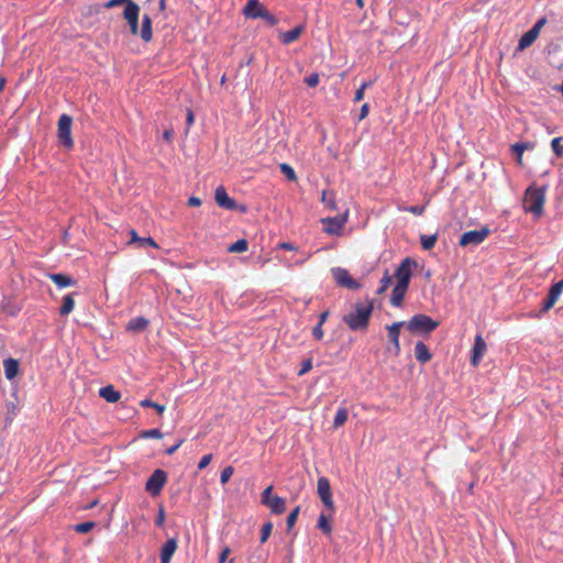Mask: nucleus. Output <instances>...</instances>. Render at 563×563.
<instances>
[{
  "instance_id": "f257e3e1",
  "label": "nucleus",
  "mask_w": 563,
  "mask_h": 563,
  "mask_svg": "<svg viewBox=\"0 0 563 563\" xmlns=\"http://www.w3.org/2000/svg\"><path fill=\"white\" fill-rule=\"evenodd\" d=\"M374 310L372 300L355 302L351 310L343 316V322L352 331H365L368 328L369 319Z\"/></svg>"
},
{
  "instance_id": "f03ea898",
  "label": "nucleus",
  "mask_w": 563,
  "mask_h": 563,
  "mask_svg": "<svg viewBox=\"0 0 563 563\" xmlns=\"http://www.w3.org/2000/svg\"><path fill=\"white\" fill-rule=\"evenodd\" d=\"M547 190V185L542 187L529 186L523 196L525 211L532 213L536 218H540L543 214Z\"/></svg>"
},
{
  "instance_id": "7ed1b4c3",
  "label": "nucleus",
  "mask_w": 563,
  "mask_h": 563,
  "mask_svg": "<svg viewBox=\"0 0 563 563\" xmlns=\"http://www.w3.org/2000/svg\"><path fill=\"white\" fill-rule=\"evenodd\" d=\"M405 325L411 333L430 334L438 328L439 322L434 321L427 314L418 313L415 314L408 322H405Z\"/></svg>"
},
{
  "instance_id": "20e7f679",
  "label": "nucleus",
  "mask_w": 563,
  "mask_h": 563,
  "mask_svg": "<svg viewBox=\"0 0 563 563\" xmlns=\"http://www.w3.org/2000/svg\"><path fill=\"white\" fill-rule=\"evenodd\" d=\"M71 124L73 119L68 114L64 113L59 117L57 128L58 141L64 147L68 150L74 146V141L71 137Z\"/></svg>"
},
{
  "instance_id": "39448f33",
  "label": "nucleus",
  "mask_w": 563,
  "mask_h": 563,
  "mask_svg": "<svg viewBox=\"0 0 563 563\" xmlns=\"http://www.w3.org/2000/svg\"><path fill=\"white\" fill-rule=\"evenodd\" d=\"M416 266L417 262L411 257H406L405 260H402L394 274V277L397 279V283L409 287L412 271Z\"/></svg>"
},
{
  "instance_id": "423d86ee",
  "label": "nucleus",
  "mask_w": 563,
  "mask_h": 563,
  "mask_svg": "<svg viewBox=\"0 0 563 563\" xmlns=\"http://www.w3.org/2000/svg\"><path fill=\"white\" fill-rule=\"evenodd\" d=\"M166 482H167L166 472L157 468L151 474V476L146 481L145 489L152 496H157L162 492Z\"/></svg>"
},
{
  "instance_id": "0eeeda50",
  "label": "nucleus",
  "mask_w": 563,
  "mask_h": 563,
  "mask_svg": "<svg viewBox=\"0 0 563 563\" xmlns=\"http://www.w3.org/2000/svg\"><path fill=\"white\" fill-rule=\"evenodd\" d=\"M489 234L488 228H482L479 230H472L464 232L459 241L460 246L466 247L468 245H479Z\"/></svg>"
},
{
  "instance_id": "6e6552de",
  "label": "nucleus",
  "mask_w": 563,
  "mask_h": 563,
  "mask_svg": "<svg viewBox=\"0 0 563 563\" xmlns=\"http://www.w3.org/2000/svg\"><path fill=\"white\" fill-rule=\"evenodd\" d=\"M318 495L323 504V506L330 510V512L334 511V503L332 498L331 485L327 477L322 476L318 478L317 482Z\"/></svg>"
},
{
  "instance_id": "1a4fd4ad",
  "label": "nucleus",
  "mask_w": 563,
  "mask_h": 563,
  "mask_svg": "<svg viewBox=\"0 0 563 563\" xmlns=\"http://www.w3.org/2000/svg\"><path fill=\"white\" fill-rule=\"evenodd\" d=\"M332 276L335 279V283L341 286L345 287L351 290H356L361 287V284L351 277L347 269L342 267H334L332 268Z\"/></svg>"
},
{
  "instance_id": "9d476101",
  "label": "nucleus",
  "mask_w": 563,
  "mask_h": 563,
  "mask_svg": "<svg viewBox=\"0 0 563 563\" xmlns=\"http://www.w3.org/2000/svg\"><path fill=\"white\" fill-rule=\"evenodd\" d=\"M405 325V321H397L391 324H387L385 328L388 333V340L391 344V347H388L390 352L395 356H398L400 354V343H399V335H400V329Z\"/></svg>"
},
{
  "instance_id": "9b49d317",
  "label": "nucleus",
  "mask_w": 563,
  "mask_h": 563,
  "mask_svg": "<svg viewBox=\"0 0 563 563\" xmlns=\"http://www.w3.org/2000/svg\"><path fill=\"white\" fill-rule=\"evenodd\" d=\"M139 15H140V7L135 2H128L124 8L123 16L128 21L130 26V31L133 35L139 34Z\"/></svg>"
},
{
  "instance_id": "f8f14e48",
  "label": "nucleus",
  "mask_w": 563,
  "mask_h": 563,
  "mask_svg": "<svg viewBox=\"0 0 563 563\" xmlns=\"http://www.w3.org/2000/svg\"><path fill=\"white\" fill-rule=\"evenodd\" d=\"M347 220V214L336 216L332 218L322 219V223L324 224V232L331 235L340 234L343 229L345 222Z\"/></svg>"
},
{
  "instance_id": "ddd939ff",
  "label": "nucleus",
  "mask_w": 563,
  "mask_h": 563,
  "mask_svg": "<svg viewBox=\"0 0 563 563\" xmlns=\"http://www.w3.org/2000/svg\"><path fill=\"white\" fill-rule=\"evenodd\" d=\"M562 291H563V279L559 280L558 283H555L551 286L545 300L542 302L541 311L542 312L549 311L555 305V302L558 301Z\"/></svg>"
},
{
  "instance_id": "4468645a",
  "label": "nucleus",
  "mask_w": 563,
  "mask_h": 563,
  "mask_svg": "<svg viewBox=\"0 0 563 563\" xmlns=\"http://www.w3.org/2000/svg\"><path fill=\"white\" fill-rule=\"evenodd\" d=\"M214 200L217 205L225 210H235L238 209V203L234 199L229 197L227 190L223 186H219L214 191Z\"/></svg>"
},
{
  "instance_id": "2eb2a0df",
  "label": "nucleus",
  "mask_w": 563,
  "mask_h": 563,
  "mask_svg": "<svg viewBox=\"0 0 563 563\" xmlns=\"http://www.w3.org/2000/svg\"><path fill=\"white\" fill-rule=\"evenodd\" d=\"M486 350H487L486 342L483 339L482 334L478 333L474 339V344L472 347L471 363L474 366H477L481 363Z\"/></svg>"
},
{
  "instance_id": "dca6fc26",
  "label": "nucleus",
  "mask_w": 563,
  "mask_h": 563,
  "mask_svg": "<svg viewBox=\"0 0 563 563\" xmlns=\"http://www.w3.org/2000/svg\"><path fill=\"white\" fill-rule=\"evenodd\" d=\"M178 548V540L177 538H170L168 539L162 547L159 559L161 563H170V560L173 555L175 554L176 550Z\"/></svg>"
},
{
  "instance_id": "f3484780",
  "label": "nucleus",
  "mask_w": 563,
  "mask_h": 563,
  "mask_svg": "<svg viewBox=\"0 0 563 563\" xmlns=\"http://www.w3.org/2000/svg\"><path fill=\"white\" fill-rule=\"evenodd\" d=\"M305 30L303 25H298L294 27L292 30L286 31V32H279V40L284 45H289L297 41L299 36L302 34Z\"/></svg>"
},
{
  "instance_id": "a211bd4d",
  "label": "nucleus",
  "mask_w": 563,
  "mask_h": 563,
  "mask_svg": "<svg viewBox=\"0 0 563 563\" xmlns=\"http://www.w3.org/2000/svg\"><path fill=\"white\" fill-rule=\"evenodd\" d=\"M48 277L58 288L75 286L77 284L76 279L62 273H53L49 274Z\"/></svg>"
},
{
  "instance_id": "6ab92c4d",
  "label": "nucleus",
  "mask_w": 563,
  "mask_h": 563,
  "mask_svg": "<svg viewBox=\"0 0 563 563\" xmlns=\"http://www.w3.org/2000/svg\"><path fill=\"white\" fill-rule=\"evenodd\" d=\"M415 356L416 360L421 364H426L432 358V354L429 351V347L421 341L416 343Z\"/></svg>"
},
{
  "instance_id": "aec40b11",
  "label": "nucleus",
  "mask_w": 563,
  "mask_h": 563,
  "mask_svg": "<svg viewBox=\"0 0 563 563\" xmlns=\"http://www.w3.org/2000/svg\"><path fill=\"white\" fill-rule=\"evenodd\" d=\"M265 8L258 0H249L243 9V13L246 18L258 19L260 15L255 13L263 12Z\"/></svg>"
},
{
  "instance_id": "412c9836",
  "label": "nucleus",
  "mask_w": 563,
  "mask_h": 563,
  "mask_svg": "<svg viewBox=\"0 0 563 563\" xmlns=\"http://www.w3.org/2000/svg\"><path fill=\"white\" fill-rule=\"evenodd\" d=\"M407 290H408L407 286L396 283V285L391 291L390 303L394 307H400L402 305V301H404Z\"/></svg>"
},
{
  "instance_id": "4be33fe9",
  "label": "nucleus",
  "mask_w": 563,
  "mask_h": 563,
  "mask_svg": "<svg viewBox=\"0 0 563 563\" xmlns=\"http://www.w3.org/2000/svg\"><path fill=\"white\" fill-rule=\"evenodd\" d=\"M148 324L150 320L145 317H136L128 322L125 329L130 332H141L144 331Z\"/></svg>"
},
{
  "instance_id": "5701e85b",
  "label": "nucleus",
  "mask_w": 563,
  "mask_h": 563,
  "mask_svg": "<svg viewBox=\"0 0 563 563\" xmlns=\"http://www.w3.org/2000/svg\"><path fill=\"white\" fill-rule=\"evenodd\" d=\"M3 368L5 378L11 380L18 375L19 362L15 358L9 357L3 361Z\"/></svg>"
},
{
  "instance_id": "b1692460",
  "label": "nucleus",
  "mask_w": 563,
  "mask_h": 563,
  "mask_svg": "<svg viewBox=\"0 0 563 563\" xmlns=\"http://www.w3.org/2000/svg\"><path fill=\"white\" fill-rule=\"evenodd\" d=\"M99 396L108 402H115L120 399L121 394L112 385H108L99 389Z\"/></svg>"
},
{
  "instance_id": "393cba45",
  "label": "nucleus",
  "mask_w": 563,
  "mask_h": 563,
  "mask_svg": "<svg viewBox=\"0 0 563 563\" xmlns=\"http://www.w3.org/2000/svg\"><path fill=\"white\" fill-rule=\"evenodd\" d=\"M140 36L144 42H150L152 40V19L148 14H144L142 18V27L140 32Z\"/></svg>"
},
{
  "instance_id": "a878e982",
  "label": "nucleus",
  "mask_w": 563,
  "mask_h": 563,
  "mask_svg": "<svg viewBox=\"0 0 563 563\" xmlns=\"http://www.w3.org/2000/svg\"><path fill=\"white\" fill-rule=\"evenodd\" d=\"M266 507L271 509V511L275 515H280L286 510L285 499L279 496H273V498L265 504Z\"/></svg>"
},
{
  "instance_id": "bb28decb",
  "label": "nucleus",
  "mask_w": 563,
  "mask_h": 563,
  "mask_svg": "<svg viewBox=\"0 0 563 563\" xmlns=\"http://www.w3.org/2000/svg\"><path fill=\"white\" fill-rule=\"evenodd\" d=\"M538 36L539 35L536 33V31H532L530 29L520 37L517 49L525 51L526 48L533 44Z\"/></svg>"
},
{
  "instance_id": "cd10ccee",
  "label": "nucleus",
  "mask_w": 563,
  "mask_h": 563,
  "mask_svg": "<svg viewBox=\"0 0 563 563\" xmlns=\"http://www.w3.org/2000/svg\"><path fill=\"white\" fill-rule=\"evenodd\" d=\"M74 295L75 294H68L63 297L62 306L59 308L60 316H63V317L68 316L74 310V307H75Z\"/></svg>"
},
{
  "instance_id": "c85d7f7f",
  "label": "nucleus",
  "mask_w": 563,
  "mask_h": 563,
  "mask_svg": "<svg viewBox=\"0 0 563 563\" xmlns=\"http://www.w3.org/2000/svg\"><path fill=\"white\" fill-rule=\"evenodd\" d=\"M437 240H438V235L437 234H431V235L421 234L420 235L421 246L426 251L432 250L434 247L435 243H437Z\"/></svg>"
},
{
  "instance_id": "c756f323",
  "label": "nucleus",
  "mask_w": 563,
  "mask_h": 563,
  "mask_svg": "<svg viewBox=\"0 0 563 563\" xmlns=\"http://www.w3.org/2000/svg\"><path fill=\"white\" fill-rule=\"evenodd\" d=\"M349 417V412L346 408H339L333 420V427L339 428L343 426Z\"/></svg>"
},
{
  "instance_id": "7c9ffc66",
  "label": "nucleus",
  "mask_w": 563,
  "mask_h": 563,
  "mask_svg": "<svg viewBox=\"0 0 563 563\" xmlns=\"http://www.w3.org/2000/svg\"><path fill=\"white\" fill-rule=\"evenodd\" d=\"M249 247V243L245 239H240L236 242L232 243L228 251L231 253H242L245 252Z\"/></svg>"
},
{
  "instance_id": "2f4dec72",
  "label": "nucleus",
  "mask_w": 563,
  "mask_h": 563,
  "mask_svg": "<svg viewBox=\"0 0 563 563\" xmlns=\"http://www.w3.org/2000/svg\"><path fill=\"white\" fill-rule=\"evenodd\" d=\"M530 147L529 143H516L511 146L512 153L517 156L518 164H522V154Z\"/></svg>"
},
{
  "instance_id": "473e14b6",
  "label": "nucleus",
  "mask_w": 563,
  "mask_h": 563,
  "mask_svg": "<svg viewBox=\"0 0 563 563\" xmlns=\"http://www.w3.org/2000/svg\"><path fill=\"white\" fill-rule=\"evenodd\" d=\"M317 527L322 530V532L327 536H330L331 532H332V527L331 525L329 523L327 517L324 514H321L319 516V519H318V523H317Z\"/></svg>"
},
{
  "instance_id": "72a5a7b5",
  "label": "nucleus",
  "mask_w": 563,
  "mask_h": 563,
  "mask_svg": "<svg viewBox=\"0 0 563 563\" xmlns=\"http://www.w3.org/2000/svg\"><path fill=\"white\" fill-rule=\"evenodd\" d=\"M279 168H280V172L285 175V177L290 180V181H295L297 179V175L294 170V168L287 164V163H282L279 165Z\"/></svg>"
},
{
  "instance_id": "f704fd0d",
  "label": "nucleus",
  "mask_w": 563,
  "mask_h": 563,
  "mask_svg": "<svg viewBox=\"0 0 563 563\" xmlns=\"http://www.w3.org/2000/svg\"><path fill=\"white\" fill-rule=\"evenodd\" d=\"M391 284V276L389 275L388 271L385 272L384 276L380 279V285L377 289V294L382 295L384 294Z\"/></svg>"
},
{
  "instance_id": "c9c22d12",
  "label": "nucleus",
  "mask_w": 563,
  "mask_h": 563,
  "mask_svg": "<svg viewBox=\"0 0 563 563\" xmlns=\"http://www.w3.org/2000/svg\"><path fill=\"white\" fill-rule=\"evenodd\" d=\"M140 405L144 408L155 409L157 413L162 415L165 411V406L152 401L151 399H143Z\"/></svg>"
},
{
  "instance_id": "e433bc0d",
  "label": "nucleus",
  "mask_w": 563,
  "mask_h": 563,
  "mask_svg": "<svg viewBox=\"0 0 563 563\" xmlns=\"http://www.w3.org/2000/svg\"><path fill=\"white\" fill-rule=\"evenodd\" d=\"M260 15L261 19H263L268 25L274 26L278 23V19L271 13L267 9H265L263 12L256 13Z\"/></svg>"
},
{
  "instance_id": "4c0bfd02",
  "label": "nucleus",
  "mask_w": 563,
  "mask_h": 563,
  "mask_svg": "<svg viewBox=\"0 0 563 563\" xmlns=\"http://www.w3.org/2000/svg\"><path fill=\"white\" fill-rule=\"evenodd\" d=\"M399 210L410 212L415 216H422L426 211V205L407 206V207L399 208Z\"/></svg>"
},
{
  "instance_id": "58836bf2",
  "label": "nucleus",
  "mask_w": 563,
  "mask_h": 563,
  "mask_svg": "<svg viewBox=\"0 0 563 563\" xmlns=\"http://www.w3.org/2000/svg\"><path fill=\"white\" fill-rule=\"evenodd\" d=\"M561 142L562 137H554L551 141L552 151L558 157L563 156V144H561Z\"/></svg>"
},
{
  "instance_id": "ea45409f",
  "label": "nucleus",
  "mask_w": 563,
  "mask_h": 563,
  "mask_svg": "<svg viewBox=\"0 0 563 563\" xmlns=\"http://www.w3.org/2000/svg\"><path fill=\"white\" fill-rule=\"evenodd\" d=\"M299 511H300V507L297 506L295 509L291 510V512L288 515L287 517V520H286V525H287V529L288 530H291V528L294 527V525L296 523L297 519H298V515H299Z\"/></svg>"
},
{
  "instance_id": "a19ab883",
  "label": "nucleus",
  "mask_w": 563,
  "mask_h": 563,
  "mask_svg": "<svg viewBox=\"0 0 563 563\" xmlns=\"http://www.w3.org/2000/svg\"><path fill=\"white\" fill-rule=\"evenodd\" d=\"M273 530V523L271 521H267L263 525L261 529V542L264 543L269 538Z\"/></svg>"
},
{
  "instance_id": "79ce46f5",
  "label": "nucleus",
  "mask_w": 563,
  "mask_h": 563,
  "mask_svg": "<svg viewBox=\"0 0 563 563\" xmlns=\"http://www.w3.org/2000/svg\"><path fill=\"white\" fill-rule=\"evenodd\" d=\"M96 526V523L93 521H85V522H81V523H78L75 526V531L78 532V533H87L89 532L93 527Z\"/></svg>"
},
{
  "instance_id": "37998d69",
  "label": "nucleus",
  "mask_w": 563,
  "mask_h": 563,
  "mask_svg": "<svg viewBox=\"0 0 563 563\" xmlns=\"http://www.w3.org/2000/svg\"><path fill=\"white\" fill-rule=\"evenodd\" d=\"M372 85V81H364L358 89L355 91L354 95V102H358L364 98V92L366 88H368Z\"/></svg>"
},
{
  "instance_id": "c03bdc74",
  "label": "nucleus",
  "mask_w": 563,
  "mask_h": 563,
  "mask_svg": "<svg viewBox=\"0 0 563 563\" xmlns=\"http://www.w3.org/2000/svg\"><path fill=\"white\" fill-rule=\"evenodd\" d=\"M233 473H234L233 466L224 467L223 471L220 474V482H221V484L228 483V481L231 478Z\"/></svg>"
},
{
  "instance_id": "a18cd8bd",
  "label": "nucleus",
  "mask_w": 563,
  "mask_h": 563,
  "mask_svg": "<svg viewBox=\"0 0 563 563\" xmlns=\"http://www.w3.org/2000/svg\"><path fill=\"white\" fill-rule=\"evenodd\" d=\"M139 245L141 247H147V246H151V247H154V249H157L158 245L156 244V242L151 238V236H147V238H141L140 239V242H139Z\"/></svg>"
},
{
  "instance_id": "49530a36",
  "label": "nucleus",
  "mask_w": 563,
  "mask_h": 563,
  "mask_svg": "<svg viewBox=\"0 0 563 563\" xmlns=\"http://www.w3.org/2000/svg\"><path fill=\"white\" fill-rule=\"evenodd\" d=\"M319 74L317 73H312L311 75H309L308 77L305 78V82L309 86V87H316L318 84H319Z\"/></svg>"
},
{
  "instance_id": "de8ad7c7",
  "label": "nucleus",
  "mask_w": 563,
  "mask_h": 563,
  "mask_svg": "<svg viewBox=\"0 0 563 563\" xmlns=\"http://www.w3.org/2000/svg\"><path fill=\"white\" fill-rule=\"evenodd\" d=\"M311 368H312V360L311 358H307V360H305L302 362L301 368L299 369L298 375L302 376L306 373H308Z\"/></svg>"
},
{
  "instance_id": "09e8293b",
  "label": "nucleus",
  "mask_w": 563,
  "mask_h": 563,
  "mask_svg": "<svg viewBox=\"0 0 563 563\" xmlns=\"http://www.w3.org/2000/svg\"><path fill=\"white\" fill-rule=\"evenodd\" d=\"M143 438H154V439H161L163 437V433L158 429H150L143 432Z\"/></svg>"
},
{
  "instance_id": "8fccbe9b",
  "label": "nucleus",
  "mask_w": 563,
  "mask_h": 563,
  "mask_svg": "<svg viewBox=\"0 0 563 563\" xmlns=\"http://www.w3.org/2000/svg\"><path fill=\"white\" fill-rule=\"evenodd\" d=\"M211 460H212V454L203 455L198 463V470L201 471V470L206 468L209 465V463L211 462Z\"/></svg>"
},
{
  "instance_id": "3c124183",
  "label": "nucleus",
  "mask_w": 563,
  "mask_h": 563,
  "mask_svg": "<svg viewBox=\"0 0 563 563\" xmlns=\"http://www.w3.org/2000/svg\"><path fill=\"white\" fill-rule=\"evenodd\" d=\"M273 487L268 486L262 493V504H268V501L273 498L272 495Z\"/></svg>"
},
{
  "instance_id": "603ef678",
  "label": "nucleus",
  "mask_w": 563,
  "mask_h": 563,
  "mask_svg": "<svg viewBox=\"0 0 563 563\" xmlns=\"http://www.w3.org/2000/svg\"><path fill=\"white\" fill-rule=\"evenodd\" d=\"M322 201L325 203V206L329 209H331V210H335L336 209V203H335L334 199L333 198H328L327 192H323Z\"/></svg>"
},
{
  "instance_id": "864d4df0",
  "label": "nucleus",
  "mask_w": 563,
  "mask_h": 563,
  "mask_svg": "<svg viewBox=\"0 0 563 563\" xmlns=\"http://www.w3.org/2000/svg\"><path fill=\"white\" fill-rule=\"evenodd\" d=\"M322 325L323 324H316L312 329V335L316 340H321L323 338V330H322Z\"/></svg>"
},
{
  "instance_id": "5fc2aeb1",
  "label": "nucleus",
  "mask_w": 563,
  "mask_h": 563,
  "mask_svg": "<svg viewBox=\"0 0 563 563\" xmlns=\"http://www.w3.org/2000/svg\"><path fill=\"white\" fill-rule=\"evenodd\" d=\"M547 23V19L543 16L541 19H539L534 25L531 27L532 31H536V33L539 35L540 34V31L541 29L544 26V24Z\"/></svg>"
},
{
  "instance_id": "6e6d98bb",
  "label": "nucleus",
  "mask_w": 563,
  "mask_h": 563,
  "mask_svg": "<svg viewBox=\"0 0 563 563\" xmlns=\"http://www.w3.org/2000/svg\"><path fill=\"white\" fill-rule=\"evenodd\" d=\"M128 2H132L131 0H109L104 7L110 9V8H113V7H117V5H120V4H123L125 3V5L128 4Z\"/></svg>"
},
{
  "instance_id": "4d7b16f0",
  "label": "nucleus",
  "mask_w": 563,
  "mask_h": 563,
  "mask_svg": "<svg viewBox=\"0 0 563 563\" xmlns=\"http://www.w3.org/2000/svg\"><path fill=\"white\" fill-rule=\"evenodd\" d=\"M368 112H369V106H368V103H364L360 110L358 121H362L363 119H365L368 115Z\"/></svg>"
},
{
  "instance_id": "13d9d810",
  "label": "nucleus",
  "mask_w": 563,
  "mask_h": 563,
  "mask_svg": "<svg viewBox=\"0 0 563 563\" xmlns=\"http://www.w3.org/2000/svg\"><path fill=\"white\" fill-rule=\"evenodd\" d=\"M230 554V548L229 547H224L221 552H220V555H219V563H224L227 558L229 556Z\"/></svg>"
},
{
  "instance_id": "bf43d9fd",
  "label": "nucleus",
  "mask_w": 563,
  "mask_h": 563,
  "mask_svg": "<svg viewBox=\"0 0 563 563\" xmlns=\"http://www.w3.org/2000/svg\"><path fill=\"white\" fill-rule=\"evenodd\" d=\"M183 442H184V440H183V439H181V440H179L175 445H173V446H170V448H167V449H166V451H165V453H166L167 455H172V454H174V453L178 450V448L183 444Z\"/></svg>"
},
{
  "instance_id": "052dcab7",
  "label": "nucleus",
  "mask_w": 563,
  "mask_h": 563,
  "mask_svg": "<svg viewBox=\"0 0 563 563\" xmlns=\"http://www.w3.org/2000/svg\"><path fill=\"white\" fill-rule=\"evenodd\" d=\"M164 521H165V512H164L163 508H159V512L155 520V523H156V526L161 527V526H163Z\"/></svg>"
},
{
  "instance_id": "680f3d73",
  "label": "nucleus",
  "mask_w": 563,
  "mask_h": 563,
  "mask_svg": "<svg viewBox=\"0 0 563 563\" xmlns=\"http://www.w3.org/2000/svg\"><path fill=\"white\" fill-rule=\"evenodd\" d=\"M173 136H174V131L173 129H167L163 132V139L166 141V142H172L173 140Z\"/></svg>"
},
{
  "instance_id": "e2e57ef3",
  "label": "nucleus",
  "mask_w": 563,
  "mask_h": 563,
  "mask_svg": "<svg viewBox=\"0 0 563 563\" xmlns=\"http://www.w3.org/2000/svg\"><path fill=\"white\" fill-rule=\"evenodd\" d=\"M200 205H201V199L198 197L192 196L188 199V206H190V207H199Z\"/></svg>"
},
{
  "instance_id": "0e129e2a",
  "label": "nucleus",
  "mask_w": 563,
  "mask_h": 563,
  "mask_svg": "<svg viewBox=\"0 0 563 563\" xmlns=\"http://www.w3.org/2000/svg\"><path fill=\"white\" fill-rule=\"evenodd\" d=\"M194 120H195L194 112L191 110H187V114H186L187 124L191 125L194 123Z\"/></svg>"
},
{
  "instance_id": "69168bd1",
  "label": "nucleus",
  "mask_w": 563,
  "mask_h": 563,
  "mask_svg": "<svg viewBox=\"0 0 563 563\" xmlns=\"http://www.w3.org/2000/svg\"><path fill=\"white\" fill-rule=\"evenodd\" d=\"M329 317V311H323L320 316H319V321H318V324H323L327 319Z\"/></svg>"
},
{
  "instance_id": "338daca9",
  "label": "nucleus",
  "mask_w": 563,
  "mask_h": 563,
  "mask_svg": "<svg viewBox=\"0 0 563 563\" xmlns=\"http://www.w3.org/2000/svg\"><path fill=\"white\" fill-rule=\"evenodd\" d=\"M279 247H280L282 250H287V251H292V250H295V246H294L292 244L288 243V242H283V243L279 245Z\"/></svg>"
},
{
  "instance_id": "774afa93",
  "label": "nucleus",
  "mask_w": 563,
  "mask_h": 563,
  "mask_svg": "<svg viewBox=\"0 0 563 563\" xmlns=\"http://www.w3.org/2000/svg\"><path fill=\"white\" fill-rule=\"evenodd\" d=\"M130 235H131V241H130L131 243L132 242H137V243L140 242L141 238L137 235L135 230H131L130 231Z\"/></svg>"
}]
</instances>
